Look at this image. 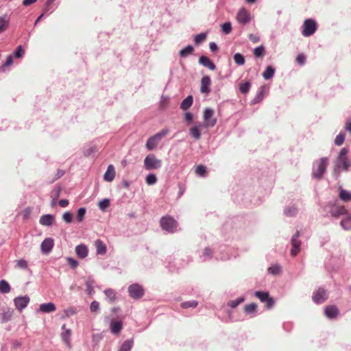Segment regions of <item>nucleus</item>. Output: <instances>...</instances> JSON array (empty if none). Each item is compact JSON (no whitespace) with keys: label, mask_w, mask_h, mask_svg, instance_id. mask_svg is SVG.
<instances>
[{"label":"nucleus","mask_w":351,"mask_h":351,"mask_svg":"<svg viewBox=\"0 0 351 351\" xmlns=\"http://www.w3.org/2000/svg\"><path fill=\"white\" fill-rule=\"evenodd\" d=\"M170 132V130L167 128H165L161 130L160 132L156 133V134L150 136L148 140H147L145 147L148 150H153L155 149L157 145H158L160 141L168 135Z\"/></svg>","instance_id":"1"},{"label":"nucleus","mask_w":351,"mask_h":351,"mask_svg":"<svg viewBox=\"0 0 351 351\" xmlns=\"http://www.w3.org/2000/svg\"><path fill=\"white\" fill-rule=\"evenodd\" d=\"M160 225L163 230L173 233L176 230L178 223L174 218L167 215L160 218Z\"/></svg>","instance_id":"2"},{"label":"nucleus","mask_w":351,"mask_h":351,"mask_svg":"<svg viewBox=\"0 0 351 351\" xmlns=\"http://www.w3.org/2000/svg\"><path fill=\"white\" fill-rule=\"evenodd\" d=\"M162 162L156 158L155 155L150 154L144 159V168L146 171H152L160 168Z\"/></svg>","instance_id":"3"},{"label":"nucleus","mask_w":351,"mask_h":351,"mask_svg":"<svg viewBox=\"0 0 351 351\" xmlns=\"http://www.w3.org/2000/svg\"><path fill=\"white\" fill-rule=\"evenodd\" d=\"M328 158H321L315 162V168L313 171V176L316 179H321L328 166Z\"/></svg>","instance_id":"4"},{"label":"nucleus","mask_w":351,"mask_h":351,"mask_svg":"<svg viewBox=\"0 0 351 351\" xmlns=\"http://www.w3.org/2000/svg\"><path fill=\"white\" fill-rule=\"evenodd\" d=\"M317 29L316 22L311 19H306L303 23L302 36H310L315 32Z\"/></svg>","instance_id":"5"},{"label":"nucleus","mask_w":351,"mask_h":351,"mask_svg":"<svg viewBox=\"0 0 351 351\" xmlns=\"http://www.w3.org/2000/svg\"><path fill=\"white\" fill-rule=\"evenodd\" d=\"M128 293L130 298L139 299L143 297L145 291L139 284H132L128 287Z\"/></svg>","instance_id":"6"},{"label":"nucleus","mask_w":351,"mask_h":351,"mask_svg":"<svg viewBox=\"0 0 351 351\" xmlns=\"http://www.w3.org/2000/svg\"><path fill=\"white\" fill-rule=\"evenodd\" d=\"M254 295L256 298L260 300L261 302L265 303L266 308H271L274 306V299L269 297L268 292L256 291Z\"/></svg>","instance_id":"7"},{"label":"nucleus","mask_w":351,"mask_h":351,"mask_svg":"<svg viewBox=\"0 0 351 351\" xmlns=\"http://www.w3.org/2000/svg\"><path fill=\"white\" fill-rule=\"evenodd\" d=\"M214 112L210 108H206L204 111L203 119L206 127H214L217 123L216 118L213 117Z\"/></svg>","instance_id":"8"},{"label":"nucleus","mask_w":351,"mask_h":351,"mask_svg":"<svg viewBox=\"0 0 351 351\" xmlns=\"http://www.w3.org/2000/svg\"><path fill=\"white\" fill-rule=\"evenodd\" d=\"M328 298L326 290L319 288L313 293L312 299L316 304H321L326 300Z\"/></svg>","instance_id":"9"},{"label":"nucleus","mask_w":351,"mask_h":351,"mask_svg":"<svg viewBox=\"0 0 351 351\" xmlns=\"http://www.w3.org/2000/svg\"><path fill=\"white\" fill-rule=\"evenodd\" d=\"M29 298L28 296L18 297L14 299L15 308L19 311H23L29 303Z\"/></svg>","instance_id":"10"},{"label":"nucleus","mask_w":351,"mask_h":351,"mask_svg":"<svg viewBox=\"0 0 351 351\" xmlns=\"http://www.w3.org/2000/svg\"><path fill=\"white\" fill-rule=\"evenodd\" d=\"M346 208L343 206L338 204H332L330 207V210H329V213H330L332 217H339L346 215Z\"/></svg>","instance_id":"11"},{"label":"nucleus","mask_w":351,"mask_h":351,"mask_svg":"<svg viewBox=\"0 0 351 351\" xmlns=\"http://www.w3.org/2000/svg\"><path fill=\"white\" fill-rule=\"evenodd\" d=\"M211 79L208 75L203 76L201 80L200 90L202 93L208 94L210 93Z\"/></svg>","instance_id":"12"},{"label":"nucleus","mask_w":351,"mask_h":351,"mask_svg":"<svg viewBox=\"0 0 351 351\" xmlns=\"http://www.w3.org/2000/svg\"><path fill=\"white\" fill-rule=\"evenodd\" d=\"M300 236L298 231L296 232L295 234L291 239L292 248L291 250V254L292 256H295L300 252V241L298 240V237Z\"/></svg>","instance_id":"13"},{"label":"nucleus","mask_w":351,"mask_h":351,"mask_svg":"<svg viewBox=\"0 0 351 351\" xmlns=\"http://www.w3.org/2000/svg\"><path fill=\"white\" fill-rule=\"evenodd\" d=\"M62 330H64L61 334V339L66 346V347L71 348V329H66V325L62 326Z\"/></svg>","instance_id":"14"},{"label":"nucleus","mask_w":351,"mask_h":351,"mask_svg":"<svg viewBox=\"0 0 351 351\" xmlns=\"http://www.w3.org/2000/svg\"><path fill=\"white\" fill-rule=\"evenodd\" d=\"M54 246V241L51 239H45L43 242H42L40 245V249L41 252L43 254H48L50 253L53 247Z\"/></svg>","instance_id":"15"},{"label":"nucleus","mask_w":351,"mask_h":351,"mask_svg":"<svg viewBox=\"0 0 351 351\" xmlns=\"http://www.w3.org/2000/svg\"><path fill=\"white\" fill-rule=\"evenodd\" d=\"M237 18L238 22L242 24H245L250 21L249 13L244 8H241L239 10Z\"/></svg>","instance_id":"16"},{"label":"nucleus","mask_w":351,"mask_h":351,"mask_svg":"<svg viewBox=\"0 0 351 351\" xmlns=\"http://www.w3.org/2000/svg\"><path fill=\"white\" fill-rule=\"evenodd\" d=\"M339 314V310L336 306H328L325 308V315L329 319L336 318Z\"/></svg>","instance_id":"17"},{"label":"nucleus","mask_w":351,"mask_h":351,"mask_svg":"<svg viewBox=\"0 0 351 351\" xmlns=\"http://www.w3.org/2000/svg\"><path fill=\"white\" fill-rule=\"evenodd\" d=\"M199 63L212 71H214L216 69L215 64L206 56H203L199 58Z\"/></svg>","instance_id":"18"},{"label":"nucleus","mask_w":351,"mask_h":351,"mask_svg":"<svg viewBox=\"0 0 351 351\" xmlns=\"http://www.w3.org/2000/svg\"><path fill=\"white\" fill-rule=\"evenodd\" d=\"M88 248L86 245L80 244L76 246L75 253L77 257L84 258H86L88 255Z\"/></svg>","instance_id":"19"},{"label":"nucleus","mask_w":351,"mask_h":351,"mask_svg":"<svg viewBox=\"0 0 351 351\" xmlns=\"http://www.w3.org/2000/svg\"><path fill=\"white\" fill-rule=\"evenodd\" d=\"M56 305L53 302L43 303L40 305V311L45 313H49L55 311Z\"/></svg>","instance_id":"20"},{"label":"nucleus","mask_w":351,"mask_h":351,"mask_svg":"<svg viewBox=\"0 0 351 351\" xmlns=\"http://www.w3.org/2000/svg\"><path fill=\"white\" fill-rule=\"evenodd\" d=\"M115 176L114 169L112 165H110L108 166L107 171L106 173L104 175V180L108 182H112Z\"/></svg>","instance_id":"21"},{"label":"nucleus","mask_w":351,"mask_h":351,"mask_svg":"<svg viewBox=\"0 0 351 351\" xmlns=\"http://www.w3.org/2000/svg\"><path fill=\"white\" fill-rule=\"evenodd\" d=\"M94 245H95L97 253L98 254L103 255L107 252L106 245L101 239L96 240L95 243H94Z\"/></svg>","instance_id":"22"},{"label":"nucleus","mask_w":351,"mask_h":351,"mask_svg":"<svg viewBox=\"0 0 351 351\" xmlns=\"http://www.w3.org/2000/svg\"><path fill=\"white\" fill-rule=\"evenodd\" d=\"M110 328L114 335H118L123 328V323L121 321H112Z\"/></svg>","instance_id":"23"},{"label":"nucleus","mask_w":351,"mask_h":351,"mask_svg":"<svg viewBox=\"0 0 351 351\" xmlns=\"http://www.w3.org/2000/svg\"><path fill=\"white\" fill-rule=\"evenodd\" d=\"M193 104V97L191 95L187 96L180 104V108L186 110L191 108Z\"/></svg>","instance_id":"24"},{"label":"nucleus","mask_w":351,"mask_h":351,"mask_svg":"<svg viewBox=\"0 0 351 351\" xmlns=\"http://www.w3.org/2000/svg\"><path fill=\"white\" fill-rule=\"evenodd\" d=\"M53 217L51 215H45L40 218V223L43 226H51Z\"/></svg>","instance_id":"25"},{"label":"nucleus","mask_w":351,"mask_h":351,"mask_svg":"<svg viewBox=\"0 0 351 351\" xmlns=\"http://www.w3.org/2000/svg\"><path fill=\"white\" fill-rule=\"evenodd\" d=\"M134 344V341L132 339H129L125 341L119 351H130L132 348Z\"/></svg>","instance_id":"26"},{"label":"nucleus","mask_w":351,"mask_h":351,"mask_svg":"<svg viewBox=\"0 0 351 351\" xmlns=\"http://www.w3.org/2000/svg\"><path fill=\"white\" fill-rule=\"evenodd\" d=\"M275 70L273 66H269L266 67L265 71H263V76L265 80H269L274 75Z\"/></svg>","instance_id":"27"},{"label":"nucleus","mask_w":351,"mask_h":351,"mask_svg":"<svg viewBox=\"0 0 351 351\" xmlns=\"http://www.w3.org/2000/svg\"><path fill=\"white\" fill-rule=\"evenodd\" d=\"M265 95V87L262 86L260 88L258 94L255 95L254 98L252 100V103L254 104H258L261 102L263 98Z\"/></svg>","instance_id":"28"},{"label":"nucleus","mask_w":351,"mask_h":351,"mask_svg":"<svg viewBox=\"0 0 351 351\" xmlns=\"http://www.w3.org/2000/svg\"><path fill=\"white\" fill-rule=\"evenodd\" d=\"M10 291V286L5 280H0V293L5 294Z\"/></svg>","instance_id":"29"},{"label":"nucleus","mask_w":351,"mask_h":351,"mask_svg":"<svg viewBox=\"0 0 351 351\" xmlns=\"http://www.w3.org/2000/svg\"><path fill=\"white\" fill-rule=\"evenodd\" d=\"M250 88V82H245L240 83L239 89L241 93L245 95L249 92Z\"/></svg>","instance_id":"30"},{"label":"nucleus","mask_w":351,"mask_h":351,"mask_svg":"<svg viewBox=\"0 0 351 351\" xmlns=\"http://www.w3.org/2000/svg\"><path fill=\"white\" fill-rule=\"evenodd\" d=\"M339 197L343 202H348L351 199V193L344 189H341L340 191V194H339Z\"/></svg>","instance_id":"31"},{"label":"nucleus","mask_w":351,"mask_h":351,"mask_svg":"<svg viewBox=\"0 0 351 351\" xmlns=\"http://www.w3.org/2000/svg\"><path fill=\"white\" fill-rule=\"evenodd\" d=\"M97 151L98 148L96 146L88 147L84 151V156L86 157H90L97 153Z\"/></svg>","instance_id":"32"},{"label":"nucleus","mask_w":351,"mask_h":351,"mask_svg":"<svg viewBox=\"0 0 351 351\" xmlns=\"http://www.w3.org/2000/svg\"><path fill=\"white\" fill-rule=\"evenodd\" d=\"M244 312L245 313H253L256 311V304L254 302L245 304L243 307Z\"/></svg>","instance_id":"33"},{"label":"nucleus","mask_w":351,"mask_h":351,"mask_svg":"<svg viewBox=\"0 0 351 351\" xmlns=\"http://www.w3.org/2000/svg\"><path fill=\"white\" fill-rule=\"evenodd\" d=\"M233 60L234 63H236L239 66H242L245 63V58L241 54L237 53H234L233 56Z\"/></svg>","instance_id":"34"},{"label":"nucleus","mask_w":351,"mask_h":351,"mask_svg":"<svg viewBox=\"0 0 351 351\" xmlns=\"http://www.w3.org/2000/svg\"><path fill=\"white\" fill-rule=\"evenodd\" d=\"M193 48L191 45H188L187 47L182 49L180 51V55L182 58L186 57L188 55H190L193 53Z\"/></svg>","instance_id":"35"},{"label":"nucleus","mask_w":351,"mask_h":351,"mask_svg":"<svg viewBox=\"0 0 351 351\" xmlns=\"http://www.w3.org/2000/svg\"><path fill=\"white\" fill-rule=\"evenodd\" d=\"M338 166L342 167V169L344 171L348 170L349 167V162L348 161V159L346 157L343 158H338Z\"/></svg>","instance_id":"36"},{"label":"nucleus","mask_w":351,"mask_h":351,"mask_svg":"<svg viewBox=\"0 0 351 351\" xmlns=\"http://www.w3.org/2000/svg\"><path fill=\"white\" fill-rule=\"evenodd\" d=\"M268 271L274 276L279 275L281 271V267L279 265H274L269 267Z\"/></svg>","instance_id":"37"},{"label":"nucleus","mask_w":351,"mask_h":351,"mask_svg":"<svg viewBox=\"0 0 351 351\" xmlns=\"http://www.w3.org/2000/svg\"><path fill=\"white\" fill-rule=\"evenodd\" d=\"M156 180H157L156 176L153 173H150V174L146 176L145 182H146L147 185L152 186L156 184Z\"/></svg>","instance_id":"38"},{"label":"nucleus","mask_w":351,"mask_h":351,"mask_svg":"<svg viewBox=\"0 0 351 351\" xmlns=\"http://www.w3.org/2000/svg\"><path fill=\"white\" fill-rule=\"evenodd\" d=\"M341 225L343 229L346 230H349L351 229V217H348L345 219L341 221Z\"/></svg>","instance_id":"39"},{"label":"nucleus","mask_w":351,"mask_h":351,"mask_svg":"<svg viewBox=\"0 0 351 351\" xmlns=\"http://www.w3.org/2000/svg\"><path fill=\"white\" fill-rule=\"evenodd\" d=\"M190 134L195 140H198L201 137V132H199L197 126L191 128Z\"/></svg>","instance_id":"40"},{"label":"nucleus","mask_w":351,"mask_h":351,"mask_svg":"<svg viewBox=\"0 0 351 351\" xmlns=\"http://www.w3.org/2000/svg\"><path fill=\"white\" fill-rule=\"evenodd\" d=\"M195 173L198 176H205L207 174L206 168L204 165H198L196 167Z\"/></svg>","instance_id":"41"},{"label":"nucleus","mask_w":351,"mask_h":351,"mask_svg":"<svg viewBox=\"0 0 351 351\" xmlns=\"http://www.w3.org/2000/svg\"><path fill=\"white\" fill-rule=\"evenodd\" d=\"M104 294L106 295L110 302H114L116 298V293L112 289H107L104 291Z\"/></svg>","instance_id":"42"},{"label":"nucleus","mask_w":351,"mask_h":351,"mask_svg":"<svg viewBox=\"0 0 351 351\" xmlns=\"http://www.w3.org/2000/svg\"><path fill=\"white\" fill-rule=\"evenodd\" d=\"M244 302V298H238L237 300H231L228 302V305L231 308H236L238 305Z\"/></svg>","instance_id":"43"},{"label":"nucleus","mask_w":351,"mask_h":351,"mask_svg":"<svg viewBox=\"0 0 351 351\" xmlns=\"http://www.w3.org/2000/svg\"><path fill=\"white\" fill-rule=\"evenodd\" d=\"M197 306V302L195 300L188 301L181 303V307L184 308H196Z\"/></svg>","instance_id":"44"},{"label":"nucleus","mask_w":351,"mask_h":351,"mask_svg":"<svg viewBox=\"0 0 351 351\" xmlns=\"http://www.w3.org/2000/svg\"><path fill=\"white\" fill-rule=\"evenodd\" d=\"M265 53V48L263 46H259L254 49V55L256 58L263 57Z\"/></svg>","instance_id":"45"},{"label":"nucleus","mask_w":351,"mask_h":351,"mask_svg":"<svg viewBox=\"0 0 351 351\" xmlns=\"http://www.w3.org/2000/svg\"><path fill=\"white\" fill-rule=\"evenodd\" d=\"M109 205H110L109 199L108 198H104L99 202L98 207L100 208V209L102 211H104L105 209L108 208Z\"/></svg>","instance_id":"46"},{"label":"nucleus","mask_w":351,"mask_h":351,"mask_svg":"<svg viewBox=\"0 0 351 351\" xmlns=\"http://www.w3.org/2000/svg\"><path fill=\"white\" fill-rule=\"evenodd\" d=\"M221 29L225 34H229L232 32V25L230 22H225L221 25Z\"/></svg>","instance_id":"47"},{"label":"nucleus","mask_w":351,"mask_h":351,"mask_svg":"<svg viewBox=\"0 0 351 351\" xmlns=\"http://www.w3.org/2000/svg\"><path fill=\"white\" fill-rule=\"evenodd\" d=\"M16 267L19 269H26L28 267V262H27L24 259H20L18 261H16Z\"/></svg>","instance_id":"48"},{"label":"nucleus","mask_w":351,"mask_h":351,"mask_svg":"<svg viewBox=\"0 0 351 351\" xmlns=\"http://www.w3.org/2000/svg\"><path fill=\"white\" fill-rule=\"evenodd\" d=\"M8 20L6 16H0V33L5 31Z\"/></svg>","instance_id":"49"},{"label":"nucleus","mask_w":351,"mask_h":351,"mask_svg":"<svg viewBox=\"0 0 351 351\" xmlns=\"http://www.w3.org/2000/svg\"><path fill=\"white\" fill-rule=\"evenodd\" d=\"M86 210L84 207H81L77 210V219L79 221H82L84 216L86 215Z\"/></svg>","instance_id":"50"},{"label":"nucleus","mask_w":351,"mask_h":351,"mask_svg":"<svg viewBox=\"0 0 351 351\" xmlns=\"http://www.w3.org/2000/svg\"><path fill=\"white\" fill-rule=\"evenodd\" d=\"M345 135L343 133H340L337 135L335 140H334V143L335 145L340 146L342 145L344 141Z\"/></svg>","instance_id":"51"},{"label":"nucleus","mask_w":351,"mask_h":351,"mask_svg":"<svg viewBox=\"0 0 351 351\" xmlns=\"http://www.w3.org/2000/svg\"><path fill=\"white\" fill-rule=\"evenodd\" d=\"M25 51L23 47L19 45L17 49L14 51V56L15 58H21L23 56Z\"/></svg>","instance_id":"52"},{"label":"nucleus","mask_w":351,"mask_h":351,"mask_svg":"<svg viewBox=\"0 0 351 351\" xmlns=\"http://www.w3.org/2000/svg\"><path fill=\"white\" fill-rule=\"evenodd\" d=\"M206 34L202 33L195 36V41L196 45H198L206 40Z\"/></svg>","instance_id":"53"},{"label":"nucleus","mask_w":351,"mask_h":351,"mask_svg":"<svg viewBox=\"0 0 351 351\" xmlns=\"http://www.w3.org/2000/svg\"><path fill=\"white\" fill-rule=\"evenodd\" d=\"M72 214L70 212H66L62 215V219L67 223H70L72 221Z\"/></svg>","instance_id":"54"},{"label":"nucleus","mask_w":351,"mask_h":351,"mask_svg":"<svg viewBox=\"0 0 351 351\" xmlns=\"http://www.w3.org/2000/svg\"><path fill=\"white\" fill-rule=\"evenodd\" d=\"M93 281L91 280H88L86 282V291L88 294H92L93 292Z\"/></svg>","instance_id":"55"},{"label":"nucleus","mask_w":351,"mask_h":351,"mask_svg":"<svg viewBox=\"0 0 351 351\" xmlns=\"http://www.w3.org/2000/svg\"><path fill=\"white\" fill-rule=\"evenodd\" d=\"M66 262L71 268H76L78 266V262L71 257H68Z\"/></svg>","instance_id":"56"},{"label":"nucleus","mask_w":351,"mask_h":351,"mask_svg":"<svg viewBox=\"0 0 351 351\" xmlns=\"http://www.w3.org/2000/svg\"><path fill=\"white\" fill-rule=\"evenodd\" d=\"M306 61V57L304 54L300 53L296 57V62L298 64L300 65H303L305 63Z\"/></svg>","instance_id":"57"},{"label":"nucleus","mask_w":351,"mask_h":351,"mask_svg":"<svg viewBox=\"0 0 351 351\" xmlns=\"http://www.w3.org/2000/svg\"><path fill=\"white\" fill-rule=\"evenodd\" d=\"M285 212V215H287L288 217L293 216V215H295V214L296 213V208L291 207V208H286Z\"/></svg>","instance_id":"58"},{"label":"nucleus","mask_w":351,"mask_h":351,"mask_svg":"<svg viewBox=\"0 0 351 351\" xmlns=\"http://www.w3.org/2000/svg\"><path fill=\"white\" fill-rule=\"evenodd\" d=\"M13 63V57L10 55L8 56L7 60H5V63H3L2 68H5L10 66Z\"/></svg>","instance_id":"59"},{"label":"nucleus","mask_w":351,"mask_h":351,"mask_svg":"<svg viewBox=\"0 0 351 351\" xmlns=\"http://www.w3.org/2000/svg\"><path fill=\"white\" fill-rule=\"evenodd\" d=\"M31 208L29 207L25 208L22 212L23 217L24 219H28L31 214Z\"/></svg>","instance_id":"60"},{"label":"nucleus","mask_w":351,"mask_h":351,"mask_svg":"<svg viewBox=\"0 0 351 351\" xmlns=\"http://www.w3.org/2000/svg\"><path fill=\"white\" fill-rule=\"evenodd\" d=\"M99 302L97 301H93L90 304V311L91 312H96L99 309Z\"/></svg>","instance_id":"61"},{"label":"nucleus","mask_w":351,"mask_h":351,"mask_svg":"<svg viewBox=\"0 0 351 351\" xmlns=\"http://www.w3.org/2000/svg\"><path fill=\"white\" fill-rule=\"evenodd\" d=\"M249 40L253 43H256L259 41V36L251 34L249 35Z\"/></svg>","instance_id":"62"},{"label":"nucleus","mask_w":351,"mask_h":351,"mask_svg":"<svg viewBox=\"0 0 351 351\" xmlns=\"http://www.w3.org/2000/svg\"><path fill=\"white\" fill-rule=\"evenodd\" d=\"M184 119H185V121L191 123L193 120V115L190 112H186L184 114Z\"/></svg>","instance_id":"63"},{"label":"nucleus","mask_w":351,"mask_h":351,"mask_svg":"<svg viewBox=\"0 0 351 351\" xmlns=\"http://www.w3.org/2000/svg\"><path fill=\"white\" fill-rule=\"evenodd\" d=\"M346 130L349 132V133L351 134V120L350 119H348L347 121H346Z\"/></svg>","instance_id":"64"}]
</instances>
